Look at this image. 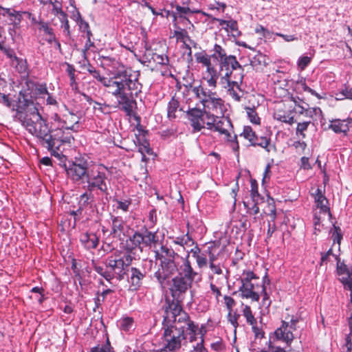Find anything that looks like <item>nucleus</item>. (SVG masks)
<instances>
[{
    "label": "nucleus",
    "instance_id": "4",
    "mask_svg": "<svg viewBox=\"0 0 352 352\" xmlns=\"http://www.w3.org/2000/svg\"><path fill=\"white\" fill-rule=\"evenodd\" d=\"M181 270L182 271L179 274L173 278V283L170 287L172 296L177 300L190 287L192 280L197 275V273L193 272L188 261H185L183 263Z\"/></svg>",
    "mask_w": 352,
    "mask_h": 352
},
{
    "label": "nucleus",
    "instance_id": "37",
    "mask_svg": "<svg viewBox=\"0 0 352 352\" xmlns=\"http://www.w3.org/2000/svg\"><path fill=\"white\" fill-rule=\"evenodd\" d=\"M223 29L228 33H230L234 38H239L241 35V31L239 30L238 23L236 20L231 19L227 21Z\"/></svg>",
    "mask_w": 352,
    "mask_h": 352
},
{
    "label": "nucleus",
    "instance_id": "14",
    "mask_svg": "<svg viewBox=\"0 0 352 352\" xmlns=\"http://www.w3.org/2000/svg\"><path fill=\"white\" fill-rule=\"evenodd\" d=\"M243 74H234L232 78L226 79L223 81L225 84L220 82L221 87L226 89L232 98L236 101H240L241 96L237 91H241V84L243 82Z\"/></svg>",
    "mask_w": 352,
    "mask_h": 352
},
{
    "label": "nucleus",
    "instance_id": "19",
    "mask_svg": "<svg viewBox=\"0 0 352 352\" xmlns=\"http://www.w3.org/2000/svg\"><path fill=\"white\" fill-rule=\"evenodd\" d=\"M258 287V284L255 283H241L239 289L241 297L242 298L250 299L252 301H258L260 295L256 291Z\"/></svg>",
    "mask_w": 352,
    "mask_h": 352
},
{
    "label": "nucleus",
    "instance_id": "56",
    "mask_svg": "<svg viewBox=\"0 0 352 352\" xmlns=\"http://www.w3.org/2000/svg\"><path fill=\"white\" fill-rule=\"evenodd\" d=\"M59 21L61 23V28H63V31L67 33V36H69V24L68 21V15L67 13L63 14L62 16L58 17Z\"/></svg>",
    "mask_w": 352,
    "mask_h": 352
},
{
    "label": "nucleus",
    "instance_id": "18",
    "mask_svg": "<svg viewBox=\"0 0 352 352\" xmlns=\"http://www.w3.org/2000/svg\"><path fill=\"white\" fill-rule=\"evenodd\" d=\"M312 195L314 196L316 207L319 209V214L329 217L331 216L330 208L328 206L329 201L324 196V192L318 188L316 189L315 192L312 193Z\"/></svg>",
    "mask_w": 352,
    "mask_h": 352
},
{
    "label": "nucleus",
    "instance_id": "39",
    "mask_svg": "<svg viewBox=\"0 0 352 352\" xmlns=\"http://www.w3.org/2000/svg\"><path fill=\"white\" fill-rule=\"evenodd\" d=\"M195 57L196 62L201 64V65L206 68L212 65L211 62L212 57L211 54L208 55L205 51L195 53Z\"/></svg>",
    "mask_w": 352,
    "mask_h": 352
},
{
    "label": "nucleus",
    "instance_id": "31",
    "mask_svg": "<svg viewBox=\"0 0 352 352\" xmlns=\"http://www.w3.org/2000/svg\"><path fill=\"white\" fill-rule=\"evenodd\" d=\"M350 122L351 121H347L345 120H334L331 122L329 128L336 133H343L346 135L349 131V124Z\"/></svg>",
    "mask_w": 352,
    "mask_h": 352
},
{
    "label": "nucleus",
    "instance_id": "45",
    "mask_svg": "<svg viewBox=\"0 0 352 352\" xmlns=\"http://www.w3.org/2000/svg\"><path fill=\"white\" fill-rule=\"evenodd\" d=\"M274 118L282 122L289 124H292L295 122L294 116H291V113H286L283 111H276L274 113Z\"/></svg>",
    "mask_w": 352,
    "mask_h": 352
},
{
    "label": "nucleus",
    "instance_id": "27",
    "mask_svg": "<svg viewBox=\"0 0 352 352\" xmlns=\"http://www.w3.org/2000/svg\"><path fill=\"white\" fill-rule=\"evenodd\" d=\"M35 30L40 33L43 32V34L47 36L46 41L48 43L52 44L53 41H56V34L49 22L42 19Z\"/></svg>",
    "mask_w": 352,
    "mask_h": 352
},
{
    "label": "nucleus",
    "instance_id": "55",
    "mask_svg": "<svg viewBox=\"0 0 352 352\" xmlns=\"http://www.w3.org/2000/svg\"><path fill=\"white\" fill-rule=\"evenodd\" d=\"M94 197L91 192H85L80 195V203L82 206H87L94 201Z\"/></svg>",
    "mask_w": 352,
    "mask_h": 352
},
{
    "label": "nucleus",
    "instance_id": "59",
    "mask_svg": "<svg viewBox=\"0 0 352 352\" xmlns=\"http://www.w3.org/2000/svg\"><path fill=\"white\" fill-rule=\"evenodd\" d=\"M204 327H201V328L198 330V334L201 333V340L197 344L196 346H193L195 352H206V349L204 346V333H202V329Z\"/></svg>",
    "mask_w": 352,
    "mask_h": 352
},
{
    "label": "nucleus",
    "instance_id": "44",
    "mask_svg": "<svg viewBox=\"0 0 352 352\" xmlns=\"http://www.w3.org/2000/svg\"><path fill=\"white\" fill-rule=\"evenodd\" d=\"M205 116V128L206 127L209 130H212L214 125H215L219 119L217 116L214 115V113L209 112L206 111L204 113Z\"/></svg>",
    "mask_w": 352,
    "mask_h": 352
},
{
    "label": "nucleus",
    "instance_id": "47",
    "mask_svg": "<svg viewBox=\"0 0 352 352\" xmlns=\"http://www.w3.org/2000/svg\"><path fill=\"white\" fill-rule=\"evenodd\" d=\"M133 319L131 317H124L119 321L120 329L124 331H129L133 328Z\"/></svg>",
    "mask_w": 352,
    "mask_h": 352
},
{
    "label": "nucleus",
    "instance_id": "24",
    "mask_svg": "<svg viewBox=\"0 0 352 352\" xmlns=\"http://www.w3.org/2000/svg\"><path fill=\"white\" fill-rule=\"evenodd\" d=\"M221 75L223 74L221 72H218L214 66L211 65L206 68L203 79L206 81L209 87L215 89L217 87V80Z\"/></svg>",
    "mask_w": 352,
    "mask_h": 352
},
{
    "label": "nucleus",
    "instance_id": "5",
    "mask_svg": "<svg viewBox=\"0 0 352 352\" xmlns=\"http://www.w3.org/2000/svg\"><path fill=\"white\" fill-rule=\"evenodd\" d=\"M85 180L88 191L98 190L104 195L109 194L105 166L100 164L89 166Z\"/></svg>",
    "mask_w": 352,
    "mask_h": 352
},
{
    "label": "nucleus",
    "instance_id": "11",
    "mask_svg": "<svg viewBox=\"0 0 352 352\" xmlns=\"http://www.w3.org/2000/svg\"><path fill=\"white\" fill-rule=\"evenodd\" d=\"M291 100L294 102V112L298 115L300 120V116L312 120L315 115L322 113L319 107H310L309 104L304 101L303 98L299 96H291Z\"/></svg>",
    "mask_w": 352,
    "mask_h": 352
},
{
    "label": "nucleus",
    "instance_id": "7",
    "mask_svg": "<svg viewBox=\"0 0 352 352\" xmlns=\"http://www.w3.org/2000/svg\"><path fill=\"white\" fill-rule=\"evenodd\" d=\"M52 118L61 127L60 129L78 131L79 116L70 111L64 104L58 106V112L54 114Z\"/></svg>",
    "mask_w": 352,
    "mask_h": 352
},
{
    "label": "nucleus",
    "instance_id": "6",
    "mask_svg": "<svg viewBox=\"0 0 352 352\" xmlns=\"http://www.w3.org/2000/svg\"><path fill=\"white\" fill-rule=\"evenodd\" d=\"M90 74L97 81L100 82L104 87L107 88V92L113 96L120 105L122 106V109L124 110L127 115H130L133 111V105H129L124 98H122L120 92V87L118 82L116 81V78H106L100 74L99 70L94 69Z\"/></svg>",
    "mask_w": 352,
    "mask_h": 352
},
{
    "label": "nucleus",
    "instance_id": "34",
    "mask_svg": "<svg viewBox=\"0 0 352 352\" xmlns=\"http://www.w3.org/2000/svg\"><path fill=\"white\" fill-rule=\"evenodd\" d=\"M16 71H17L23 77H28L29 75L28 64L26 59L17 58L11 63Z\"/></svg>",
    "mask_w": 352,
    "mask_h": 352
},
{
    "label": "nucleus",
    "instance_id": "42",
    "mask_svg": "<svg viewBox=\"0 0 352 352\" xmlns=\"http://www.w3.org/2000/svg\"><path fill=\"white\" fill-rule=\"evenodd\" d=\"M32 94L36 98H44L48 94L47 87L45 83H35L32 89Z\"/></svg>",
    "mask_w": 352,
    "mask_h": 352
},
{
    "label": "nucleus",
    "instance_id": "51",
    "mask_svg": "<svg viewBox=\"0 0 352 352\" xmlns=\"http://www.w3.org/2000/svg\"><path fill=\"white\" fill-rule=\"evenodd\" d=\"M258 278L252 271H244L241 278V283H254L253 280H258Z\"/></svg>",
    "mask_w": 352,
    "mask_h": 352
},
{
    "label": "nucleus",
    "instance_id": "32",
    "mask_svg": "<svg viewBox=\"0 0 352 352\" xmlns=\"http://www.w3.org/2000/svg\"><path fill=\"white\" fill-rule=\"evenodd\" d=\"M252 146H260L264 148L267 153L276 152V146L271 143L270 137L257 136V140L254 142Z\"/></svg>",
    "mask_w": 352,
    "mask_h": 352
},
{
    "label": "nucleus",
    "instance_id": "23",
    "mask_svg": "<svg viewBox=\"0 0 352 352\" xmlns=\"http://www.w3.org/2000/svg\"><path fill=\"white\" fill-rule=\"evenodd\" d=\"M131 242H160L157 233H152L146 228H142L139 232L133 234V238L129 236Z\"/></svg>",
    "mask_w": 352,
    "mask_h": 352
},
{
    "label": "nucleus",
    "instance_id": "15",
    "mask_svg": "<svg viewBox=\"0 0 352 352\" xmlns=\"http://www.w3.org/2000/svg\"><path fill=\"white\" fill-rule=\"evenodd\" d=\"M186 113L193 133L199 132L205 128V110L194 107L189 109Z\"/></svg>",
    "mask_w": 352,
    "mask_h": 352
},
{
    "label": "nucleus",
    "instance_id": "52",
    "mask_svg": "<svg viewBox=\"0 0 352 352\" xmlns=\"http://www.w3.org/2000/svg\"><path fill=\"white\" fill-rule=\"evenodd\" d=\"M0 50L10 60V64L18 58L14 50L10 47H5L0 42Z\"/></svg>",
    "mask_w": 352,
    "mask_h": 352
},
{
    "label": "nucleus",
    "instance_id": "20",
    "mask_svg": "<svg viewBox=\"0 0 352 352\" xmlns=\"http://www.w3.org/2000/svg\"><path fill=\"white\" fill-rule=\"evenodd\" d=\"M3 11L2 15L6 16L14 28H19L21 23L25 16V11H18L12 8L0 7Z\"/></svg>",
    "mask_w": 352,
    "mask_h": 352
},
{
    "label": "nucleus",
    "instance_id": "57",
    "mask_svg": "<svg viewBox=\"0 0 352 352\" xmlns=\"http://www.w3.org/2000/svg\"><path fill=\"white\" fill-rule=\"evenodd\" d=\"M311 122V120L309 119V120L302 121L298 123L296 127V133H300L302 138L305 137L304 131H306Z\"/></svg>",
    "mask_w": 352,
    "mask_h": 352
},
{
    "label": "nucleus",
    "instance_id": "29",
    "mask_svg": "<svg viewBox=\"0 0 352 352\" xmlns=\"http://www.w3.org/2000/svg\"><path fill=\"white\" fill-rule=\"evenodd\" d=\"M144 275L137 268L132 267L131 270L130 277V289L135 291L140 288L142 285V280Z\"/></svg>",
    "mask_w": 352,
    "mask_h": 352
},
{
    "label": "nucleus",
    "instance_id": "48",
    "mask_svg": "<svg viewBox=\"0 0 352 352\" xmlns=\"http://www.w3.org/2000/svg\"><path fill=\"white\" fill-rule=\"evenodd\" d=\"M340 243H333L332 246L328 250V251L325 254H322L321 259L322 261H324L329 258L330 256L334 257L337 261H338V254L336 252H334V249L340 250Z\"/></svg>",
    "mask_w": 352,
    "mask_h": 352
},
{
    "label": "nucleus",
    "instance_id": "63",
    "mask_svg": "<svg viewBox=\"0 0 352 352\" xmlns=\"http://www.w3.org/2000/svg\"><path fill=\"white\" fill-rule=\"evenodd\" d=\"M311 58L309 56H302L298 61V67L300 70H304L311 63Z\"/></svg>",
    "mask_w": 352,
    "mask_h": 352
},
{
    "label": "nucleus",
    "instance_id": "21",
    "mask_svg": "<svg viewBox=\"0 0 352 352\" xmlns=\"http://www.w3.org/2000/svg\"><path fill=\"white\" fill-rule=\"evenodd\" d=\"M223 107L224 102L221 98L218 97L216 92L215 95L209 98L203 104V110L220 114L223 113Z\"/></svg>",
    "mask_w": 352,
    "mask_h": 352
},
{
    "label": "nucleus",
    "instance_id": "41",
    "mask_svg": "<svg viewBox=\"0 0 352 352\" xmlns=\"http://www.w3.org/2000/svg\"><path fill=\"white\" fill-rule=\"evenodd\" d=\"M212 52V53L211 54V56L212 57V59L217 61L228 56L225 47L219 44H214Z\"/></svg>",
    "mask_w": 352,
    "mask_h": 352
},
{
    "label": "nucleus",
    "instance_id": "46",
    "mask_svg": "<svg viewBox=\"0 0 352 352\" xmlns=\"http://www.w3.org/2000/svg\"><path fill=\"white\" fill-rule=\"evenodd\" d=\"M173 34L177 41H180L182 43H185V41H188L191 44H196L194 42V41L192 40L191 38L189 36L188 32L185 29H181L180 30H175Z\"/></svg>",
    "mask_w": 352,
    "mask_h": 352
},
{
    "label": "nucleus",
    "instance_id": "50",
    "mask_svg": "<svg viewBox=\"0 0 352 352\" xmlns=\"http://www.w3.org/2000/svg\"><path fill=\"white\" fill-rule=\"evenodd\" d=\"M151 59L153 62L160 65H166L168 63V58L164 54H159L156 52H153Z\"/></svg>",
    "mask_w": 352,
    "mask_h": 352
},
{
    "label": "nucleus",
    "instance_id": "3",
    "mask_svg": "<svg viewBox=\"0 0 352 352\" xmlns=\"http://www.w3.org/2000/svg\"><path fill=\"white\" fill-rule=\"evenodd\" d=\"M101 66L113 74L120 87V92L129 105L135 102L134 98L142 92V85L139 78L140 72L125 65L114 56H100Z\"/></svg>",
    "mask_w": 352,
    "mask_h": 352
},
{
    "label": "nucleus",
    "instance_id": "25",
    "mask_svg": "<svg viewBox=\"0 0 352 352\" xmlns=\"http://www.w3.org/2000/svg\"><path fill=\"white\" fill-rule=\"evenodd\" d=\"M189 87L202 105L207 101V100L209 99V98L215 95V91H212L211 90L204 87L201 84L197 86H192L190 84Z\"/></svg>",
    "mask_w": 352,
    "mask_h": 352
},
{
    "label": "nucleus",
    "instance_id": "62",
    "mask_svg": "<svg viewBox=\"0 0 352 352\" xmlns=\"http://www.w3.org/2000/svg\"><path fill=\"white\" fill-rule=\"evenodd\" d=\"M223 300L228 311H232L234 307L236 305V301L231 296H224Z\"/></svg>",
    "mask_w": 352,
    "mask_h": 352
},
{
    "label": "nucleus",
    "instance_id": "8",
    "mask_svg": "<svg viewBox=\"0 0 352 352\" xmlns=\"http://www.w3.org/2000/svg\"><path fill=\"white\" fill-rule=\"evenodd\" d=\"M232 127L231 121L225 117L219 118L212 131H217L219 135H223V140L232 148L237 155L239 154V144L237 140L236 135H232L230 129Z\"/></svg>",
    "mask_w": 352,
    "mask_h": 352
},
{
    "label": "nucleus",
    "instance_id": "54",
    "mask_svg": "<svg viewBox=\"0 0 352 352\" xmlns=\"http://www.w3.org/2000/svg\"><path fill=\"white\" fill-rule=\"evenodd\" d=\"M90 352H113V351L112 350L109 340H107L104 344H98L93 347Z\"/></svg>",
    "mask_w": 352,
    "mask_h": 352
},
{
    "label": "nucleus",
    "instance_id": "60",
    "mask_svg": "<svg viewBox=\"0 0 352 352\" xmlns=\"http://www.w3.org/2000/svg\"><path fill=\"white\" fill-rule=\"evenodd\" d=\"M228 320L230 322V324L234 327L236 328L239 325L238 319L239 318V314L236 312L228 311Z\"/></svg>",
    "mask_w": 352,
    "mask_h": 352
},
{
    "label": "nucleus",
    "instance_id": "1",
    "mask_svg": "<svg viewBox=\"0 0 352 352\" xmlns=\"http://www.w3.org/2000/svg\"><path fill=\"white\" fill-rule=\"evenodd\" d=\"M18 116L22 125L36 138V142L55 157H60L62 153L60 147L64 143L70 144L74 140L72 135L65 136L63 129H51L33 103L28 104L24 112H18Z\"/></svg>",
    "mask_w": 352,
    "mask_h": 352
},
{
    "label": "nucleus",
    "instance_id": "61",
    "mask_svg": "<svg viewBox=\"0 0 352 352\" xmlns=\"http://www.w3.org/2000/svg\"><path fill=\"white\" fill-rule=\"evenodd\" d=\"M322 214H318V212L315 213L314 219V229L315 230L320 231L321 228L322 227V219L325 218L326 217L321 216Z\"/></svg>",
    "mask_w": 352,
    "mask_h": 352
},
{
    "label": "nucleus",
    "instance_id": "38",
    "mask_svg": "<svg viewBox=\"0 0 352 352\" xmlns=\"http://www.w3.org/2000/svg\"><path fill=\"white\" fill-rule=\"evenodd\" d=\"M243 316L245 318L246 322L252 327L254 332L258 329L256 328L257 321L254 318L252 309L249 305H245L242 310Z\"/></svg>",
    "mask_w": 352,
    "mask_h": 352
},
{
    "label": "nucleus",
    "instance_id": "36",
    "mask_svg": "<svg viewBox=\"0 0 352 352\" xmlns=\"http://www.w3.org/2000/svg\"><path fill=\"white\" fill-rule=\"evenodd\" d=\"M258 107V104H257L256 105L252 104L251 105L250 104L245 107V110L250 121L254 124H261V118H259L256 112V108Z\"/></svg>",
    "mask_w": 352,
    "mask_h": 352
},
{
    "label": "nucleus",
    "instance_id": "12",
    "mask_svg": "<svg viewBox=\"0 0 352 352\" xmlns=\"http://www.w3.org/2000/svg\"><path fill=\"white\" fill-rule=\"evenodd\" d=\"M177 267L173 258L164 259L160 261V267L155 273L162 288L166 287V279L177 271Z\"/></svg>",
    "mask_w": 352,
    "mask_h": 352
},
{
    "label": "nucleus",
    "instance_id": "26",
    "mask_svg": "<svg viewBox=\"0 0 352 352\" xmlns=\"http://www.w3.org/2000/svg\"><path fill=\"white\" fill-rule=\"evenodd\" d=\"M154 249L156 259L160 261L164 259L167 260L169 258H172L175 254L173 249L168 247V243H154Z\"/></svg>",
    "mask_w": 352,
    "mask_h": 352
},
{
    "label": "nucleus",
    "instance_id": "30",
    "mask_svg": "<svg viewBox=\"0 0 352 352\" xmlns=\"http://www.w3.org/2000/svg\"><path fill=\"white\" fill-rule=\"evenodd\" d=\"M294 90L297 94H302L304 92L309 93L313 96H316L318 98H321L320 96L316 93L314 89L308 87L305 78L297 80L294 85Z\"/></svg>",
    "mask_w": 352,
    "mask_h": 352
},
{
    "label": "nucleus",
    "instance_id": "40",
    "mask_svg": "<svg viewBox=\"0 0 352 352\" xmlns=\"http://www.w3.org/2000/svg\"><path fill=\"white\" fill-rule=\"evenodd\" d=\"M50 6V12L54 16L59 17L66 13L63 10L62 0H52Z\"/></svg>",
    "mask_w": 352,
    "mask_h": 352
},
{
    "label": "nucleus",
    "instance_id": "13",
    "mask_svg": "<svg viewBox=\"0 0 352 352\" xmlns=\"http://www.w3.org/2000/svg\"><path fill=\"white\" fill-rule=\"evenodd\" d=\"M65 170L67 176L75 182H84L89 166H87V162H80V163L72 162L68 165H65Z\"/></svg>",
    "mask_w": 352,
    "mask_h": 352
},
{
    "label": "nucleus",
    "instance_id": "16",
    "mask_svg": "<svg viewBox=\"0 0 352 352\" xmlns=\"http://www.w3.org/2000/svg\"><path fill=\"white\" fill-rule=\"evenodd\" d=\"M337 274L338 279L346 289L352 290V267H349L340 260L337 261Z\"/></svg>",
    "mask_w": 352,
    "mask_h": 352
},
{
    "label": "nucleus",
    "instance_id": "53",
    "mask_svg": "<svg viewBox=\"0 0 352 352\" xmlns=\"http://www.w3.org/2000/svg\"><path fill=\"white\" fill-rule=\"evenodd\" d=\"M336 96L337 100H352V87L345 86L344 89H342Z\"/></svg>",
    "mask_w": 352,
    "mask_h": 352
},
{
    "label": "nucleus",
    "instance_id": "2",
    "mask_svg": "<svg viewBox=\"0 0 352 352\" xmlns=\"http://www.w3.org/2000/svg\"><path fill=\"white\" fill-rule=\"evenodd\" d=\"M164 333L162 338V351L176 352L180 349L182 342L197 340L199 325L190 320L189 316L182 311L180 307L175 312L166 311L162 322Z\"/></svg>",
    "mask_w": 352,
    "mask_h": 352
},
{
    "label": "nucleus",
    "instance_id": "49",
    "mask_svg": "<svg viewBox=\"0 0 352 352\" xmlns=\"http://www.w3.org/2000/svg\"><path fill=\"white\" fill-rule=\"evenodd\" d=\"M94 270L107 281H110L111 279H113V274L111 272H109V270H108L107 265L105 267L102 266L95 265Z\"/></svg>",
    "mask_w": 352,
    "mask_h": 352
},
{
    "label": "nucleus",
    "instance_id": "22",
    "mask_svg": "<svg viewBox=\"0 0 352 352\" xmlns=\"http://www.w3.org/2000/svg\"><path fill=\"white\" fill-rule=\"evenodd\" d=\"M112 232L111 235L113 238L117 239L121 242H128L129 236L128 237L123 232L124 222L121 217H112Z\"/></svg>",
    "mask_w": 352,
    "mask_h": 352
},
{
    "label": "nucleus",
    "instance_id": "28",
    "mask_svg": "<svg viewBox=\"0 0 352 352\" xmlns=\"http://www.w3.org/2000/svg\"><path fill=\"white\" fill-rule=\"evenodd\" d=\"M174 8H175V12H173L172 14L174 22H176L177 18H179L181 19L186 20L190 23V21L186 17V15L201 12L200 10H192L188 6H181L178 4L175 5Z\"/></svg>",
    "mask_w": 352,
    "mask_h": 352
},
{
    "label": "nucleus",
    "instance_id": "58",
    "mask_svg": "<svg viewBox=\"0 0 352 352\" xmlns=\"http://www.w3.org/2000/svg\"><path fill=\"white\" fill-rule=\"evenodd\" d=\"M25 16H26L31 22V25L33 28H37L38 24L40 23V21L43 19L41 16L37 18L34 14H32L30 12L25 11Z\"/></svg>",
    "mask_w": 352,
    "mask_h": 352
},
{
    "label": "nucleus",
    "instance_id": "33",
    "mask_svg": "<svg viewBox=\"0 0 352 352\" xmlns=\"http://www.w3.org/2000/svg\"><path fill=\"white\" fill-rule=\"evenodd\" d=\"M178 99L175 96H173L168 103L167 106V117L170 120H173L177 117L176 113L182 111Z\"/></svg>",
    "mask_w": 352,
    "mask_h": 352
},
{
    "label": "nucleus",
    "instance_id": "17",
    "mask_svg": "<svg viewBox=\"0 0 352 352\" xmlns=\"http://www.w3.org/2000/svg\"><path fill=\"white\" fill-rule=\"evenodd\" d=\"M276 340H280L290 346L294 336L292 330L289 328V322L283 321L280 327L277 328L272 337Z\"/></svg>",
    "mask_w": 352,
    "mask_h": 352
},
{
    "label": "nucleus",
    "instance_id": "35",
    "mask_svg": "<svg viewBox=\"0 0 352 352\" xmlns=\"http://www.w3.org/2000/svg\"><path fill=\"white\" fill-rule=\"evenodd\" d=\"M244 207L246 208L248 213L251 215H254V219L256 220L259 217L262 216L259 214L260 210L257 204V199H251L247 201H243Z\"/></svg>",
    "mask_w": 352,
    "mask_h": 352
},
{
    "label": "nucleus",
    "instance_id": "9",
    "mask_svg": "<svg viewBox=\"0 0 352 352\" xmlns=\"http://www.w3.org/2000/svg\"><path fill=\"white\" fill-rule=\"evenodd\" d=\"M131 261L132 258L130 255H124L123 256H111L109 257L107 259V268L112 273L113 278L123 279Z\"/></svg>",
    "mask_w": 352,
    "mask_h": 352
},
{
    "label": "nucleus",
    "instance_id": "10",
    "mask_svg": "<svg viewBox=\"0 0 352 352\" xmlns=\"http://www.w3.org/2000/svg\"><path fill=\"white\" fill-rule=\"evenodd\" d=\"M220 72L223 74L220 78V82H223L226 79L232 78L234 74H243V68L234 55H228V57L218 61Z\"/></svg>",
    "mask_w": 352,
    "mask_h": 352
},
{
    "label": "nucleus",
    "instance_id": "43",
    "mask_svg": "<svg viewBox=\"0 0 352 352\" xmlns=\"http://www.w3.org/2000/svg\"><path fill=\"white\" fill-rule=\"evenodd\" d=\"M240 136H242L245 140H248L250 146H252L254 142L257 140V135L250 126H245L243 127V132L240 134Z\"/></svg>",
    "mask_w": 352,
    "mask_h": 352
},
{
    "label": "nucleus",
    "instance_id": "64",
    "mask_svg": "<svg viewBox=\"0 0 352 352\" xmlns=\"http://www.w3.org/2000/svg\"><path fill=\"white\" fill-rule=\"evenodd\" d=\"M349 326L350 329V333L346 338V346L348 350H350L352 347V316L349 319Z\"/></svg>",
    "mask_w": 352,
    "mask_h": 352
}]
</instances>
